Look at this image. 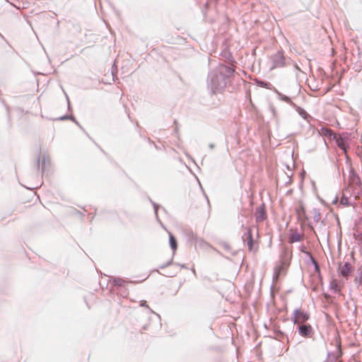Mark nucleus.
Listing matches in <instances>:
<instances>
[{"label":"nucleus","instance_id":"27","mask_svg":"<svg viewBox=\"0 0 362 362\" xmlns=\"http://www.w3.org/2000/svg\"><path fill=\"white\" fill-rule=\"evenodd\" d=\"M284 253H285L286 255H287L289 253V251H288V248H286V247L284 248Z\"/></svg>","mask_w":362,"mask_h":362},{"label":"nucleus","instance_id":"26","mask_svg":"<svg viewBox=\"0 0 362 362\" xmlns=\"http://www.w3.org/2000/svg\"><path fill=\"white\" fill-rule=\"evenodd\" d=\"M358 235L360 236V238H359L360 243L359 244L362 247V233L359 234Z\"/></svg>","mask_w":362,"mask_h":362},{"label":"nucleus","instance_id":"9","mask_svg":"<svg viewBox=\"0 0 362 362\" xmlns=\"http://www.w3.org/2000/svg\"><path fill=\"white\" fill-rule=\"evenodd\" d=\"M219 245L221 247V248H223L228 254L232 255V256H235L238 255V250H234L231 247L230 245L225 242V241H221L219 243Z\"/></svg>","mask_w":362,"mask_h":362},{"label":"nucleus","instance_id":"13","mask_svg":"<svg viewBox=\"0 0 362 362\" xmlns=\"http://www.w3.org/2000/svg\"><path fill=\"white\" fill-rule=\"evenodd\" d=\"M354 283L358 287L362 285V265L357 270V275L354 279Z\"/></svg>","mask_w":362,"mask_h":362},{"label":"nucleus","instance_id":"7","mask_svg":"<svg viewBox=\"0 0 362 362\" xmlns=\"http://www.w3.org/2000/svg\"><path fill=\"white\" fill-rule=\"evenodd\" d=\"M298 331L300 335L304 337H308L310 336L312 332V327L309 324H299L298 325Z\"/></svg>","mask_w":362,"mask_h":362},{"label":"nucleus","instance_id":"23","mask_svg":"<svg viewBox=\"0 0 362 362\" xmlns=\"http://www.w3.org/2000/svg\"><path fill=\"white\" fill-rule=\"evenodd\" d=\"M140 305L143 306V307L148 308V306L146 305V300H141Z\"/></svg>","mask_w":362,"mask_h":362},{"label":"nucleus","instance_id":"4","mask_svg":"<svg viewBox=\"0 0 362 362\" xmlns=\"http://www.w3.org/2000/svg\"><path fill=\"white\" fill-rule=\"evenodd\" d=\"M272 69L284 67L286 65V59L282 51H278L272 57Z\"/></svg>","mask_w":362,"mask_h":362},{"label":"nucleus","instance_id":"25","mask_svg":"<svg viewBox=\"0 0 362 362\" xmlns=\"http://www.w3.org/2000/svg\"><path fill=\"white\" fill-rule=\"evenodd\" d=\"M176 264L177 266H179V267H182V268L187 269V267H186L185 264H178V263H177V264Z\"/></svg>","mask_w":362,"mask_h":362},{"label":"nucleus","instance_id":"14","mask_svg":"<svg viewBox=\"0 0 362 362\" xmlns=\"http://www.w3.org/2000/svg\"><path fill=\"white\" fill-rule=\"evenodd\" d=\"M337 146L346 152V144L343 138L340 136L334 135Z\"/></svg>","mask_w":362,"mask_h":362},{"label":"nucleus","instance_id":"12","mask_svg":"<svg viewBox=\"0 0 362 362\" xmlns=\"http://www.w3.org/2000/svg\"><path fill=\"white\" fill-rule=\"evenodd\" d=\"M341 354H342V351L340 349H339L338 355H335L333 353L328 351L326 360L328 362H336L339 359V358L341 356Z\"/></svg>","mask_w":362,"mask_h":362},{"label":"nucleus","instance_id":"10","mask_svg":"<svg viewBox=\"0 0 362 362\" xmlns=\"http://www.w3.org/2000/svg\"><path fill=\"white\" fill-rule=\"evenodd\" d=\"M164 229L169 234V244H170V246L172 250L173 251V254H174L175 250L177 248V240H176L175 237L171 233V232H170L167 230V228H164Z\"/></svg>","mask_w":362,"mask_h":362},{"label":"nucleus","instance_id":"31","mask_svg":"<svg viewBox=\"0 0 362 362\" xmlns=\"http://www.w3.org/2000/svg\"><path fill=\"white\" fill-rule=\"evenodd\" d=\"M325 297L326 298H328L329 297V296L328 294L325 293Z\"/></svg>","mask_w":362,"mask_h":362},{"label":"nucleus","instance_id":"16","mask_svg":"<svg viewBox=\"0 0 362 362\" xmlns=\"http://www.w3.org/2000/svg\"><path fill=\"white\" fill-rule=\"evenodd\" d=\"M125 282L126 281L121 278H115L113 281L114 285L117 286H123Z\"/></svg>","mask_w":362,"mask_h":362},{"label":"nucleus","instance_id":"18","mask_svg":"<svg viewBox=\"0 0 362 362\" xmlns=\"http://www.w3.org/2000/svg\"><path fill=\"white\" fill-rule=\"evenodd\" d=\"M173 257H172L169 261H168L165 264H163L159 266V269H164L168 266H170V264H173Z\"/></svg>","mask_w":362,"mask_h":362},{"label":"nucleus","instance_id":"17","mask_svg":"<svg viewBox=\"0 0 362 362\" xmlns=\"http://www.w3.org/2000/svg\"><path fill=\"white\" fill-rule=\"evenodd\" d=\"M310 259H311L312 263L314 265L315 271L316 272L320 273V266H319L317 262L314 259V257L312 255H310Z\"/></svg>","mask_w":362,"mask_h":362},{"label":"nucleus","instance_id":"29","mask_svg":"<svg viewBox=\"0 0 362 362\" xmlns=\"http://www.w3.org/2000/svg\"><path fill=\"white\" fill-rule=\"evenodd\" d=\"M337 235H341V228H339V231L337 232Z\"/></svg>","mask_w":362,"mask_h":362},{"label":"nucleus","instance_id":"30","mask_svg":"<svg viewBox=\"0 0 362 362\" xmlns=\"http://www.w3.org/2000/svg\"><path fill=\"white\" fill-rule=\"evenodd\" d=\"M174 275L173 274H165L166 276H173Z\"/></svg>","mask_w":362,"mask_h":362},{"label":"nucleus","instance_id":"28","mask_svg":"<svg viewBox=\"0 0 362 362\" xmlns=\"http://www.w3.org/2000/svg\"><path fill=\"white\" fill-rule=\"evenodd\" d=\"M346 202H347V199H341V202L342 204H345L346 203Z\"/></svg>","mask_w":362,"mask_h":362},{"label":"nucleus","instance_id":"21","mask_svg":"<svg viewBox=\"0 0 362 362\" xmlns=\"http://www.w3.org/2000/svg\"><path fill=\"white\" fill-rule=\"evenodd\" d=\"M313 218L316 221V223H317L320 219V214L318 213H315Z\"/></svg>","mask_w":362,"mask_h":362},{"label":"nucleus","instance_id":"2","mask_svg":"<svg viewBox=\"0 0 362 362\" xmlns=\"http://www.w3.org/2000/svg\"><path fill=\"white\" fill-rule=\"evenodd\" d=\"M298 219L300 221L301 226H312L314 223L310 218L305 216V209L302 202L298 204L296 209Z\"/></svg>","mask_w":362,"mask_h":362},{"label":"nucleus","instance_id":"15","mask_svg":"<svg viewBox=\"0 0 362 362\" xmlns=\"http://www.w3.org/2000/svg\"><path fill=\"white\" fill-rule=\"evenodd\" d=\"M321 134L324 136H329L331 137L332 136H334L336 135L335 134H334L333 131L330 129H328V128H322L321 129Z\"/></svg>","mask_w":362,"mask_h":362},{"label":"nucleus","instance_id":"19","mask_svg":"<svg viewBox=\"0 0 362 362\" xmlns=\"http://www.w3.org/2000/svg\"><path fill=\"white\" fill-rule=\"evenodd\" d=\"M337 284L335 281H332L329 285V288L332 290H334V291H337Z\"/></svg>","mask_w":362,"mask_h":362},{"label":"nucleus","instance_id":"20","mask_svg":"<svg viewBox=\"0 0 362 362\" xmlns=\"http://www.w3.org/2000/svg\"><path fill=\"white\" fill-rule=\"evenodd\" d=\"M258 85L262 88H269L268 83L264 81H258Z\"/></svg>","mask_w":362,"mask_h":362},{"label":"nucleus","instance_id":"6","mask_svg":"<svg viewBox=\"0 0 362 362\" xmlns=\"http://www.w3.org/2000/svg\"><path fill=\"white\" fill-rule=\"evenodd\" d=\"M255 219L257 223H262L267 218L265 206L264 204L257 208L255 214Z\"/></svg>","mask_w":362,"mask_h":362},{"label":"nucleus","instance_id":"3","mask_svg":"<svg viewBox=\"0 0 362 362\" xmlns=\"http://www.w3.org/2000/svg\"><path fill=\"white\" fill-rule=\"evenodd\" d=\"M309 318L310 315L308 313L302 311L300 308H296L293 311L291 320L294 324L299 325L305 323Z\"/></svg>","mask_w":362,"mask_h":362},{"label":"nucleus","instance_id":"11","mask_svg":"<svg viewBox=\"0 0 362 362\" xmlns=\"http://www.w3.org/2000/svg\"><path fill=\"white\" fill-rule=\"evenodd\" d=\"M302 239H303L302 234L297 233V232L291 233L288 237V243L290 244H293L294 243L301 241Z\"/></svg>","mask_w":362,"mask_h":362},{"label":"nucleus","instance_id":"5","mask_svg":"<svg viewBox=\"0 0 362 362\" xmlns=\"http://www.w3.org/2000/svg\"><path fill=\"white\" fill-rule=\"evenodd\" d=\"M352 271L353 267L349 262H346L343 265L340 264L339 266V272L340 275L346 279H348Z\"/></svg>","mask_w":362,"mask_h":362},{"label":"nucleus","instance_id":"1","mask_svg":"<svg viewBox=\"0 0 362 362\" xmlns=\"http://www.w3.org/2000/svg\"><path fill=\"white\" fill-rule=\"evenodd\" d=\"M247 230L243 234V242L247 246L251 252L258 250L259 230L258 228H246Z\"/></svg>","mask_w":362,"mask_h":362},{"label":"nucleus","instance_id":"24","mask_svg":"<svg viewBox=\"0 0 362 362\" xmlns=\"http://www.w3.org/2000/svg\"><path fill=\"white\" fill-rule=\"evenodd\" d=\"M275 333L278 335V336H283V332H281L280 330H276L275 331Z\"/></svg>","mask_w":362,"mask_h":362},{"label":"nucleus","instance_id":"22","mask_svg":"<svg viewBox=\"0 0 362 362\" xmlns=\"http://www.w3.org/2000/svg\"><path fill=\"white\" fill-rule=\"evenodd\" d=\"M300 251H301L302 252H304V253H306V254L309 255L310 256L311 255H310V253H309V252H308L306 251V247H305V245H302V246H300Z\"/></svg>","mask_w":362,"mask_h":362},{"label":"nucleus","instance_id":"8","mask_svg":"<svg viewBox=\"0 0 362 362\" xmlns=\"http://www.w3.org/2000/svg\"><path fill=\"white\" fill-rule=\"evenodd\" d=\"M346 306L348 310V315L350 316V317L356 318L357 317V305L353 303L347 301L346 303Z\"/></svg>","mask_w":362,"mask_h":362}]
</instances>
